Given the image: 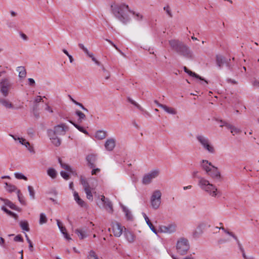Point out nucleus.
I'll use <instances>...</instances> for the list:
<instances>
[{
  "label": "nucleus",
  "instance_id": "nucleus-1",
  "mask_svg": "<svg viewBox=\"0 0 259 259\" xmlns=\"http://www.w3.org/2000/svg\"><path fill=\"white\" fill-rule=\"evenodd\" d=\"M168 42L172 50L179 55L188 59L192 58V52L189 47L184 42L178 39H171Z\"/></svg>",
  "mask_w": 259,
  "mask_h": 259
},
{
  "label": "nucleus",
  "instance_id": "nucleus-2",
  "mask_svg": "<svg viewBox=\"0 0 259 259\" xmlns=\"http://www.w3.org/2000/svg\"><path fill=\"white\" fill-rule=\"evenodd\" d=\"M197 178L199 179L198 185L203 191L212 197L216 198L221 196V193L215 185L210 183L207 180L203 177H198Z\"/></svg>",
  "mask_w": 259,
  "mask_h": 259
},
{
  "label": "nucleus",
  "instance_id": "nucleus-3",
  "mask_svg": "<svg viewBox=\"0 0 259 259\" xmlns=\"http://www.w3.org/2000/svg\"><path fill=\"white\" fill-rule=\"evenodd\" d=\"M112 12L115 17L124 24L130 21V18L125 14L126 11L130 10L128 5L122 4L120 5H112Z\"/></svg>",
  "mask_w": 259,
  "mask_h": 259
},
{
  "label": "nucleus",
  "instance_id": "nucleus-4",
  "mask_svg": "<svg viewBox=\"0 0 259 259\" xmlns=\"http://www.w3.org/2000/svg\"><path fill=\"white\" fill-rule=\"evenodd\" d=\"M189 249V244L187 239L181 238L177 242V249L181 255L185 254Z\"/></svg>",
  "mask_w": 259,
  "mask_h": 259
},
{
  "label": "nucleus",
  "instance_id": "nucleus-5",
  "mask_svg": "<svg viewBox=\"0 0 259 259\" xmlns=\"http://www.w3.org/2000/svg\"><path fill=\"white\" fill-rule=\"evenodd\" d=\"M159 171L158 169H155L150 171L145 175L142 179V183L144 185L149 184L152 180L159 175Z\"/></svg>",
  "mask_w": 259,
  "mask_h": 259
},
{
  "label": "nucleus",
  "instance_id": "nucleus-6",
  "mask_svg": "<svg viewBox=\"0 0 259 259\" xmlns=\"http://www.w3.org/2000/svg\"><path fill=\"white\" fill-rule=\"evenodd\" d=\"M231 59L226 60L225 58L221 55H216V63L219 68H221L224 64L230 70L232 69V65L230 63Z\"/></svg>",
  "mask_w": 259,
  "mask_h": 259
},
{
  "label": "nucleus",
  "instance_id": "nucleus-7",
  "mask_svg": "<svg viewBox=\"0 0 259 259\" xmlns=\"http://www.w3.org/2000/svg\"><path fill=\"white\" fill-rule=\"evenodd\" d=\"M177 225L175 223H171L167 226L161 225L159 227V231L161 233H172L176 231Z\"/></svg>",
  "mask_w": 259,
  "mask_h": 259
},
{
  "label": "nucleus",
  "instance_id": "nucleus-8",
  "mask_svg": "<svg viewBox=\"0 0 259 259\" xmlns=\"http://www.w3.org/2000/svg\"><path fill=\"white\" fill-rule=\"evenodd\" d=\"M68 129V126L65 124L62 123L56 125L53 130V133L56 135H65Z\"/></svg>",
  "mask_w": 259,
  "mask_h": 259
},
{
  "label": "nucleus",
  "instance_id": "nucleus-9",
  "mask_svg": "<svg viewBox=\"0 0 259 259\" xmlns=\"http://www.w3.org/2000/svg\"><path fill=\"white\" fill-rule=\"evenodd\" d=\"M47 134L50 138L52 144L56 147H58L61 145V141L57 135L53 133V130L49 129L47 131Z\"/></svg>",
  "mask_w": 259,
  "mask_h": 259
},
{
  "label": "nucleus",
  "instance_id": "nucleus-10",
  "mask_svg": "<svg viewBox=\"0 0 259 259\" xmlns=\"http://www.w3.org/2000/svg\"><path fill=\"white\" fill-rule=\"evenodd\" d=\"M112 231L115 237H120L122 233L123 227L118 223H112Z\"/></svg>",
  "mask_w": 259,
  "mask_h": 259
},
{
  "label": "nucleus",
  "instance_id": "nucleus-11",
  "mask_svg": "<svg viewBox=\"0 0 259 259\" xmlns=\"http://www.w3.org/2000/svg\"><path fill=\"white\" fill-rule=\"evenodd\" d=\"M206 174L209 176L213 179H218L220 178L221 175L217 167L214 166H212L211 168L209 169V171L206 173Z\"/></svg>",
  "mask_w": 259,
  "mask_h": 259
},
{
  "label": "nucleus",
  "instance_id": "nucleus-12",
  "mask_svg": "<svg viewBox=\"0 0 259 259\" xmlns=\"http://www.w3.org/2000/svg\"><path fill=\"white\" fill-rule=\"evenodd\" d=\"M115 140L113 138L108 139L105 143V147L108 151H112L115 147Z\"/></svg>",
  "mask_w": 259,
  "mask_h": 259
},
{
  "label": "nucleus",
  "instance_id": "nucleus-13",
  "mask_svg": "<svg viewBox=\"0 0 259 259\" xmlns=\"http://www.w3.org/2000/svg\"><path fill=\"white\" fill-rule=\"evenodd\" d=\"M87 161H88V163L89 166L91 168L95 167V163L97 160V156L95 154H90L88 155L86 157Z\"/></svg>",
  "mask_w": 259,
  "mask_h": 259
},
{
  "label": "nucleus",
  "instance_id": "nucleus-14",
  "mask_svg": "<svg viewBox=\"0 0 259 259\" xmlns=\"http://www.w3.org/2000/svg\"><path fill=\"white\" fill-rule=\"evenodd\" d=\"M200 165L203 169L206 171V173L208 172L212 166H213L210 162L206 160H202L201 162Z\"/></svg>",
  "mask_w": 259,
  "mask_h": 259
},
{
  "label": "nucleus",
  "instance_id": "nucleus-15",
  "mask_svg": "<svg viewBox=\"0 0 259 259\" xmlns=\"http://www.w3.org/2000/svg\"><path fill=\"white\" fill-rule=\"evenodd\" d=\"M196 138L198 142L200 143V144L203 147V146H205L206 144H207L209 141V139L201 135H198L196 136Z\"/></svg>",
  "mask_w": 259,
  "mask_h": 259
},
{
  "label": "nucleus",
  "instance_id": "nucleus-16",
  "mask_svg": "<svg viewBox=\"0 0 259 259\" xmlns=\"http://www.w3.org/2000/svg\"><path fill=\"white\" fill-rule=\"evenodd\" d=\"M73 196L74 199L76 203L81 207H86L87 204L85 202L82 200L79 196L77 192L74 191L73 193Z\"/></svg>",
  "mask_w": 259,
  "mask_h": 259
},
{
  "label": "nucleus",
  "instance_id": "nucleus-17",
  "mask_svg": "<svg viewBox=\"0 0 259 259\" xmlns=\"http://www.w3.org/2000/svg\"><path fill=\"white\" fill-rule=\"evenodd\" d=\"M124 235L128 242L132 243L135 241V236L132 232L126 230L125 229Z\"/></svg>",
  "mask_w": 259,
  "mask_h": 259
},
{
  "label": "nucleus",
  "instance_id": "nucleus-18",
  "mask_svg": "<svg viewBox=\"0 0 259 259\" xmlns=\"http://www.w3.org/2000/svg\"><path fill=\"white\" fill-rule=\"evenodd\" d=\"M186 73H188L190 76L194 77L197 79H200V80L203 81V82H201V84L205 85V83L207 84L208 81L204 79L203 78L196 74V73L192 72V71L189 70L188 71H186Z\"/></svg>",
  "mask_w": 259,
  "mask_h": 259
},
{
  "label": "nucleus",
  "instance_id": "nucleus-19",
  "mask_svg": "<svg viewBox=\"0 0 259 259\" xmlns=\"http://www.w3.org/2000/svg\"><path fill=\"white\" fill-rule=\"evenodd\" d=\"M159 107L162 108L165 112L169 114L172 115H175L177 114V111L175 109L171 107H169L165 105H159Z\"/></svg>",
  "mask_w": 259,
  "mask_h": 259
},
{
  "label": "nucleus",
  "instance_id": "nucleus-20",
  "mask_svg": "<svg viewBox=\"0 0 259 259\" xmlns=\"http://www.w3.org/2000/svg\"><path fill=\"white\" fill-rule=\"evenodd\" d=\"M143 215L145 220V221L146 222V223L148 225V226L149 227V228H150V229L152 231V232L153 233H154L155 234H157V230L156 229L154 228V227L153 226V225H152V224L151 223V222H150V221L149 220V218H148V217L147 216V215L145 213H143Z\"/></svg>",
  "mask_w": 259,
  "mask_h": 259
},
{
  "label": "nucleus",
  "instance_id": "nucleus-21",
  "mask_svg": "<svg viewBox=\"0 0 259 259\" xmlns=\"http://www.w3.org/2000/svg\"><path fill=\"white\" fill-rule=\"evenodd\" d=\"M104 206L106 210L109 213H112L113 211L112 204L109 199L106 200L104 203Z\"/></svg>",
  "mask_w": 259,
  "mask_h": 259
},
{
  "label": "nucleus",
  "instance_id": "nucleus-22",
  "mask_svg": "<svg viewBox=\"0 0 259 259\" xmlns=\"http://www.w3.org/2000/svg\"><path fill=\"white\" fill-rule=\"evenodd\" d=\"M202 147L204 149L210 153L213 154L215 152V149L214 147L211 144L210 142L205 145V146H203Z\"/></svg>",
  "mask_w": 259,
  "mask_h": 259
},
{
  "label": "nucleus",
  "instance_id": "nucleus-23",
  "mask_svg": "<svg viewBox=\"0 0 259 259\" xmlns=\"http://www.w3.org/2000/svg\"><path fill=\"white\" fill-rule=\"evenodd\" d=\"M75 233L78 235L80 239H83L87 237L86 232L82 229H77L75 231Z\"/></svg>",
  "mask_w": 259,
  "mask_h": 259
},
{
  "label": "nucleus",
  "instance_id": "nucleus-24",
  "mask_svg": "<svg viewBox=\"0 0 259 259\" xmlns=\"http://www.w3.org/2000/svg\"><path fill=\"white\" fill-rule=\"evenodd\" d=\"M1 199L4 201L5 204L9 206L10 208H11L12 209L17 210H18V207L14 204L13 202H12L11 201L8 200V199H4L3 198H1Z\"/></svg>",
  "mask_w": 259,
  "mask_h": 259
},
{
  "label": "nucleus",
  "instance_id": "nucleus-25",
  "mask_svg": "<svg viewBox=\"0 0 259 259\" xmlns=\"http://www.w3.org/2000/svg\"><path fill=\"white\" fill-rule=\"evenodd\" d=\"M106 137V132L103 131H98L95 134V137L98 140H103Z\"/></svg>",
  "mask_w": 259,
  "mask_h": 259
},
{
  "label": "nucleus",
  "instance_id": "nucleus-26",
  "mask_svg": "<svg viewBox=\"0 0 259 259\" xmlns=\"http://www.w3.org/2000/svg\"><path fill=\"white\" fill-rule=\"evenodd\" d=\"M17 71L19 72V76L20 78H25L26 75V71L25 69L23 66L18 67Z\"/></svg>",
  "mask_w": 259,
  "mask_h": 259
},
{
  "label": "nucleus",
  "instance_id": "nucleus-27",
  "mask_svg": "<svg viewBox=\"0 0 259 259\" xmlns=\"http://www.w3.org/2000/svg\"><path fill=\"white\" fill-rule=\"evenodd\" d=\"M161 193L160 190H157L154 191L151 197V199L160 200H161Z\"/></svg>",
  "mask_w": 259,
  "mask_h": 259
},
{
  "label": "nucleus",
  "instance_id": "nucleus-28",
  "mask_svg": "<svg viewBox=\"0 0 259 259\" xmlns=\"http://www.w3.org/2000/svg\"><path fill=\"white\" fill-rule=\"evenodd\" d=\"M58 161L62 168H64L68 172H72L71 167L67 164L63 163L60 158H58Z\"/></svg>",
  "mask_w": 259,
  "mask_h": 259
},
{
  "label": "nucleus",
  "instance_id": "nucleus-29",
  "mask_svg": "<svg viewBox=\"0 0 259 259\" xmlns=\"http://www.w3.org/2000/svg\"><path fill=\"white\" fill-rule=\"evenodd\" d=\"M0 103L7 108H12L13 107L12 104L5 99H1Z\"/></svg>",
  "mask_w": 259,
  "mask_h": 259
},
{
  "label": "nucleus",
  "instance_id": "nucleus-30",
  "mask_svg": "<svg viewBox=\"0 0 259 259\" xmlns=\"http://www.w3.org/2000/svg\"><path fill=\"white\" fill-rule=\"evenodd\" d=\"M69 122L72 124L78 131L85 134V135H89V133L85 130L82 126L79 125L78 124L74 123V122L69 120Z\"/></svg>",
  "mask_w": 259,
  "mask_h": 259
},
{
  "label": "nucleus",
  "instance_id": "nucleus-31",
  "mask_svg": "<svg viewBox=\"0 0 259 259\" xmlns=\"http://www.w3.org/2000/svg\"><path fill=\"white\" fill-rule=\"evenodd\" d=\"M20 226L22 230L28 232L29 231V224L26 221H21L20 222Z\"/></svg>",
  "mask_w": 259,
  "mask_h": 259
},
{
  "label": "nucleus",
  "instance_id": "nucleus-32",
  "mask_svg": "<svg viewBox=\"0 0 259 259\" xmlns=\"http://www.w3.org/2000/svg\"><path fill=\"white\" fill-rule=\"evenodd\" d=\"M151 204L152 208L154 209H157L159 208L161 203V200L151 199Z\"/></svg>",
  "mask_w": 259,
  "mask_h": 259
},
{
  "label": "nucleus",
  "instance_id": "nucleus-33",
  "mask_svg": "<svg viewBox=\"0 0 259 259\" xmlns=\"http://www.w3.org/2000/svg\"><path fill=\"white\" fill-rule=\"evenodd\" d=\"M6 185V189L7 191L9 192H12L17 190V188L15 186L12 185L11 184H9L8 183H5Z\"/></svg>",
  "mask_w": 259,
  "mask_h": 259
},
{
  "label": "nucleus",
  "instance_id": "nucleus-34",
  "mask_svg": "<svg viewBox=\"0 0 259 259\" xmlns=\"http://www.w3.org/2000/svg\"><path fill=\"white\" fill-rule=\"evenodd\" d=\"M75 114L78 116V121L79 122H81L83 120L85 119V114L79 110H76L75 111Z\"/></svg>",
  "mask_w": 259,
  "mask_h": 259
},
{
  "label": "nucleus",
  "instance_id": "nucleus-35",
  "mask_svg": "<svg viewBox=\"0 0 259 259\" xmlns=\"http://www.w3.org/2000/svg\"><path fill=\"white\" fill-rule=\"evenodd\" d=\"M47 174L53 179L56 178L57 176V172L53 168H49L47 170Z\"/></svg>",
  "mask_w": 259,
  "mask_h": 259
},
{
  "label": "nucleus",
  "instance_id": "nucleus-36",
  "mask_svg": "<svg viewBox=\"0 0 259 259\" xmlns=\"http://www.w3.org/2000/svg\"><path fill=\"white\" fill-rule=\"evenodd\" d=\"M17 196H18V200H19V202H20V203L22 204V205H25L26 202H25L24 197L22 195V194L20 193V190H17Z\"/></svg>",
  "mask_w": 259,
  "mask_h": 259
},
{
  "label": "nucleus",
  "instance_id": "nucleus-37",
  "mask_svg": "<svg viewBox=\"0 0 259 259\" xmlns=\"http://www.w3.org/2000/svg\"><path fill=\"white\" fill-rule=\"evenodd\" d=\"M219 229H221L225 233H226V234H228L229 235L232 236L235 240H236L237 243H239V240H238L237 236H235L232 232L228 231L227 229H226L225 228H224L223 227L219 228Z\"/></svg>",
  "mask_w": 259,
  "mask_h": 259
},
{
  "label": "nucleus",
  "instance_id": "nucleus-38",
  "mask_svg": "<svg viewBox=\"0 0 259 259\" xmlns=\"http://www.w3.org/2000/svg\"><path fill=\"white\" fill-rule=\"evenodd\" d=\"M122 210L125 213L126 218L128 220H131L133 218L131 211L125 206L122 207Z\"/></svg>",
  "mask_w": 259,
  "mask_h": 259
},
{
  "label": "nucleus",
  "instance_id": "nucleus-39",
  "mask_svg": "<svg viewBox=\"0 0 259 259\" xmlns=\"http://www.w3.org/2000/svg\"><path fill=\"white\" fill-rule=\"evenodd\" d=\"M102 70L103 71V76L105 79L107 80L110 78V72L105 69L103 65L101 66Z\"/></svg>",
  "mask_w": 259,
  "mask_h": 259
},
{
  "label": "nucleus",
  "instance_id": "nucleus-40",
  "mask_svg": "<svg viewBox=\"0 0 259 259\" xmlns=\"http://www.w3.org/2000/svg\"><path fill=\"white\" fill-rule=\"evenodd\" d=\"M80 182L81 185L83 187L84 190H87L91 189V187L89 184V183L87 182V181L84 179H81Z\"/></svg>",
  "mask_w": 259,
  "mask_h": 259
},
{
  "label": "nucleus",
  "instance_id": "nucleus-41",
  "mask_svg": "<svg viewBox=\"0 0 259 259\" xmlns=\"http://www.w3.org/2000/svg\"><path fill=\"white\" fill-rule=\"evenodd\" d=\"M61 232L63 234L64 237L68 240H71V238L69 237V235L66 232V229L65 227L62 226L59 228Z\"/></svg>",
  "mask_w": 259,
  "mask_h": 259
},
{
  "label": "nucleus",
  "instance_id": "nucleus-42",
  "mask_svg": "<svg viewBox=\"0 0 259 259\" xmlns=\"http://www.w3.org/2000/svg\"><path fill=\"white\" fill-rule=\"evenodd\" d=\"M47 222V218L46 215L44 213H41L40 214V218L39 220V223L40 225H42Z\"/></svg>",
  "mask_w": 259,
  "mask_h": 259
},
{
  "label": "nucleus",
  "instance_id": "nucleus-43",
  "mask_svg": "<svg viewBox=\"0 0 259 259\" xmlns=\"http://www.w3.org/2000/svg\"><path fill=\"white\" fill-rule=\"evenodd\" d=\"M127 100L129 102H130L132 104L135 106L138 109L142 111H144V109L137 103H136L135 101H134L132 99L130 98H127Z\"/></svg>",
  "mask_w": 259,
  "mask_h": 259
},
{
  "label": "nucleus",
  "instance_id": "nucleus-44",
  "mask_svg": "<svg viewBox=\"0 0 259 259\" xmlns=\"http://www.w3.org/2000/svg\"><path fill=\"white\" fill-rule=\"evenodd\" d=\"M78 47H79V48H80L81 50H82V51L90 57H92V55L93 54V53H90L88 50L87 49V48H86L83 44H78Z\"/></svg>",
  "mask_w": 259,
  "mask_h": 259
},
{
  "label": "nucleus",
  "instance_id": "nucleus-45",
  "mask_svg": "<svg viewBox=\"0 0 259 259\" xmlns=\"http://www.w3.org/2000/svg\"><path fill=\"white\" fill-rule=\"evenodd\" d=\"M10 87V83L8 79H3L0 83V87Z\"/></svg>",
  "mask_w": 259,
  "mask_h": 259
},
{
  "label": "nucleus",
  "instance_id": "nucleus-46",
  "mask_svg": "<svg viewBox=\"0 0 259 259\" xmlns=\"http://www.w3.org/2000/svg\"><path fill=\"white\" fill-rule=\"evenodd\" d=\"M217 121L220 122L222 124L220 125L221 127L226 126L228 129L231 130L232 125L226 122V121H223L222 120L216 119Z\"/></svg>",
  "mask_w": 259,
  "mask_h": 259
},
{
  "label": "nucleus",
  "instance_id": "nucleus-47",
  "mask_svg": "<svg viewBox=\"0 0 259 259\" xmlns=\"http://www.w3.org/2000/svg\"><path fill=\"white\" fill-rule=\"evenodd\" d=\"M129 12L135 15V18L138 21L141 20L143 18V16L139 13H136L135 12L132 10H129Z\"/></svg>",
  "mask_w": 259,
  "mask_h": 259
},
{
  "label": "nucleus",
  "instance_id": "nucleus-48",
  "mask_svg": "<svg viewBox=\"0 0 259 259\" xmlns=\"http://www.w3.org/2000/svg\"><path fill=\"white\" fill-rule=\"evenodd\" d=\"M28 190L31 198L32 199H34L35 198V192L34 191L33 188L31 186H29L28 187Z\"/></svg>",
  "mask_w": 259,
  "mask_h": 259
},
{
  "label": "nucleus",
  "instance_id": "nucleus-49",
  "mask_svg": "<svg viewBox=\"0 0 259 259\" xmlns=\"http://www.w3.org/2000/svg\"><path fill=\"white\" fill-rule=\"evenodd\" d=\"M84 191L87 195V199H89V200L93 201V198L91 191V188L89 190H85Z\"/></svg>",
  "mask_w": 259,
  "mask_h": 259
},
{
  "label": "nucleus",
  "instance_id": "nucleus-50",
  "mask_svg": "<svg viewBox=\"0 0 259 259\" xmlns=\"http://www.w3.org/2000/svg\"><path fill=\"white\" fill-rule=\"evenodd\" d=\"M9 88V87H0V91L5 97L7 96L8 95Z\"/></svg>",
  "mask_w": 259,
  "mask_h": 259
},
{
  "label": "nucleus",
  "instance_id": "nucleus-51",
  "mask_svg": "<svg viewBox=\"0 0 259 259\" xmlns=\"http://www.w3.org/2000/svg\"><path fill=\"white\" fill-rule=\"evenodd\" d=\"M14 175H15V178H17V179H23L24 180H27V178L22 173L16 172V173H15Z\"/></svg>",
  "mask_w": 259,
  "mask_h": 259
},
{
  "label": "nucleus",
  "instance_id": "nucleus-52",
  "mask_svg": "<svg viewBox=\"0 0 259 259\" xmlns=\"http://www.w3.org/2000/svg\"><path fill=\"white\" fill-rule=\"evenodd\" d=\"M163 10L166 12V14L168 15L169 17H172V14L171 12V9L169 6H165L163 8Z\"/></svg>",
  "mask_w": 259,
  "mask_h": 259
},
{
  "label": "nucleus",
  "instance_id": "nucleus-53",
  "mask_svg": "<svg viewBox=\"0 0 259 259\" xmlns=\"http://www.w3.org/2000/svg\"><path fill=\"white\" fill-rule=\"evenodd\" d=\"M88 259H99L95 251L91 250L89 252V254L88 255Z\"/></svg>",
  "mask_w": 259,
  "mask_h": 259
},
{
  "label": "nucleus",
  "instance_id": "nucleus-54",
  "mask_svg": "<svg viewBox=\"0 0 259 259\" xmlns=\"http://www.w3.org/2000/svg\"><path fill=\"white\" fill-rule=\"evenodd\" d=\"M2 210H3L5 212H6L7 213H8V214L12 216V217H15L17 216L16 214H15V213H14L13 212L8 210L7 208H6L4 206H3L2 207Z\"/></svg>",
  "mask_w": 259,
  "mask_h": 259
},
{
  "label": "nucleus",
  "instance_id": "nucleus-55",
  "mask_svg": "<svg viewBox=\"0 0 259 259\" xmlns=\"http://www.w3.org/2000/svg\"><path fill=\"white\" fill-rule=\"evenodd\" d=\"M44 102L43 100H42V97L41 96H37L35 98V99L34 100V103L35 104L34 108H36L37 107V104L39 103V102Z\"/></svg>",
  "mask_w": 259,
  "mask_h": 259
},
{
  "label": "nucleus",
  "instance_id": "nucleus-56",
  "mask_svg": "<svg viewBox=\"0 0 259 259\" xmlns=\"http://www.w3.org/2000/svg\"><path fill=\"white\" fill-rule=\"evenodd\" d=\"M10 136L15 140H19V142L22 144V145H24L25 144V142H27V141H26V140L25 139H23L22 138H16L15 136H13V135H10Z\"/></svg>",
  "mask_w": 259,
  "mask_h": 259
},
{
  "label": "nucleus",
  "instance_id": "nucleus-57",
  "mask_svg": "<svg viewBox=\"0 0 259 259\" xmlns=\"http://www.w3.org/2000/svg\"><path fill=\"white\" fill-rule=\"evenodd\" d=\"M25 237L26 238V240L28 242V243H29V248L30 250L31 251H33V244H32V242L29 239V238L27 234H25Z\"/></svg>",
  "mask_w": 259,
  "mask_h": 259
},
{
  "label": "nucleus",
  "instance_id": "nucleus-58",
  "mask_svg": "<svg viewBox=\"0 0 259 259\" xmlns=\"http://www.w3.org/2000/svg\"><path fill=\"white\" fill-rule=\"evenodd\" d=\"M239 246H240V250L242 252V256H243V257L244 258V259H252V257H248L246 256V255L245 254V251H244V250L243 249V248H242L241 246V245L240 244V243L239 242V243H238Z\"/></svg>",
  "mask_w": 259,
  "mask_h": 259
},
{
  "label": "nucleus",
  "instance_id": "nucleus-59",
  "mask_svg": "<svg viewBox=\"0 0 259 259\" xmlns=\"http://www.w3.org/2000/svg\"><path fill=\"white\" fill-rule=\"evenodd\" d=\"M230 131L231 133H232L233 135H234L235 134L239 133L240 132L239 129L236 128L233 125L232 126Z\"/></svg>",
  "mask_w": 259,
  "mask_h": 259
},
{
  "label": "nucleus",
  "instance_id": "nucleus-60",
  "mask_svg": "<svg viewBox=\"0 0 259 259\" xmlns=\"http://www.w3.org/2000/svg\"><path fill=\"white\" fill-rule=\"evenodd\" d=\"M60 175L66 180H67L69 179V175L64 171H61L60 172Z\"/></svg>",
  "mask_w": 259,
  "mask_h": 259
},
{
  "label": "nucleus",
  "instance_id": "nucleus-61",
  "mask_svg": "<svg viewBox=\"0 0 259 259\" xmlns=\"http://www.w3.org/2000/svg\"><path fill=\"white\" fill-rule=\"evenodd\" d=\"M7 25L9 28H14L16 27L15 23L12 21H8Z\"/></svg>",
  "mask_w": 259,
  "mask_h": 259
},
{
  "label": "nucleus",
  "instance_id": "nucleus-62",
  "mask_svg": "<svg viewBox=\"0 0 259 259\" xmlns=\"http://www.w3.org/2000/svg\"><path fill=\"white\" fill-rule=\"evenodd\" d=\"M14 240L16 242H23V239L21 235H18L14 238Z\"/></svg>",
  "mask_w": 259,
  "mask_h": 259
},
{
  "label": "nucleus",
  "instance_id": "nucleus-63",
  "mask_svg": "<svg viewBox=\"0 0 259 259\" xmlns=\"http://www.w3.org/2000/svg\"><path fill=\"white\" fill-rule=\"evenodd\" d=\"M90 58H91L92 59V60H93V61H94L95 63V64H97V65H98V66H101L102 65L101 63L99 61H98L96 59V58H95L94 57L93 54L92 55V57H90Z\"/></svg>",
  "mask_w": 259,
  "mask_h": 259
},
{
  "label": "nucleus",
  "instance_id": "nucleus-64",
  "mask_svg": "<svg viewBox=\"0 0 259 259\" xmlns=\"http://www.w3.org/2000/svg\"><path fill=\"white\" fill-rule=\"evenodd\" d=\"M29 85L34 87L35 85V82L33 78H29L28 79Z\"/></svg>",
  "mask_w": 259,
  "mask_h": 259
}]
</instances>
